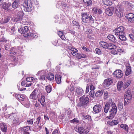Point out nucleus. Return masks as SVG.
<instances>
[{
	"label": "nucleus",
	"instance_id": "f257e3e1",
	"mask_svg": "<svg viewBox=\"0 0 134 134\" xmlns=\"http://www.w3.org/2000/svg\"><path fill=\"white\" fill-rule=\"evenodd\" d=\"M82 20L83 23H88L90 25L94 23L93 18L91 15H90L89 16L86 13H84L82 15Z\"/></svg>",
	"mask_w": 134,
	"mask_h": 134
},
{
	"label": "nucleus",
	"instance_id": "f03ea898",
	"mask_svg": "<svg viewBox=\"0 0 134 134\" xmlns=\"http://www.w3.org/2000/svg\"><path fill=\"white\" fill-rule=\"evenodd\" d=\"M23 5L25 11L29 12L31 11L32 5L31 0H24L23 3Z\"/></svg>",
	"mask_w": 134,
	"mask_h": 134
},
{
	"label": "nucleus",
	"instance_id": "7ed1b4c3",
	"mask_svg": "<svg viewBox=\"0 0 134 134\" xmlns=\"http://www.w3.org/2000/svg\"><path fill=\"white\" fill-rule=\"evenodd\" d=\"M41 93V90L35 89L30 94L29 98L32 100H36L40 96Z\"/></svg>",
	"mask_w": 134,
	"mask_h": 134
},
{
	"label": "nucleus",
	"instance_id": "20e7f679",
	"mask_svg": "<svg viewBox=\"0 0 134 134\" xmlns=\"http://www.w3.org/2000/svg\"><path fill=\"white\" fill-rule=\"evenodd\" d=\"M80 102L78 104V105L80 107H84L88 102L89 99L88 97L83 95L80 98Z\"/></svg>",
	"mask_w": 134,
	"mask_h": 134
},
{
	"label": "nucleus",
	"instance_id": "39448f33",
	"mask_svg": "<svg viewBox=\"0 0 134 134\" xmlns=\"http://www.w3.org/2000/svg\"><path fill=\"white\" fill-rule=\"evenodd\" d=\"M75 130L80 134H87L89 132V129L87 127H79L77 129L76 128Z\"/></svg>",
	"mask_w": 134,
	"mask_h": 134
},
{
	"label": "nucleus",
	"instance_id": "423d86ee",
	"mask_svg": "<svg viewBox=\"0 0 134 134\" xmlns=\"http://www.w3.org/2000/svg\"><path fill=\"white\" fill-rule=\"evenodd\" d=\"M114 9L115 15L118 17L120 18L123 16V10L121 7L117 5Z\"/></svg>",
	"mask_w": 134,
	"mask_h": 134
},
{
	"label": "nucleus",
	"instance_id": "0eeeda50",
	"mask_svg": "<svg viewBox=\"0 0 134 134\" xmlns=\"http://www.w3.org/2000/svg\"><path fill=\"white\" fill-rule=\"evenodd\" d=\"M29 29V28L28 26H25L20 28V29H18V31L21 33L23 34L24 36L26 37L29 36V33H27Z\"/></svg>",
	"mask_w": 134,
	"mask_h": 134
},
{
	"label": "nucleus",
	"instance_id": "6e6552de",
	"mask_svg": "<svg viewBox=\"0 0 134 134\" xmlns=\"http://www.w3.org/2000/svg\"><path fill=\"white\" fill-rule=\"evenodd\" d=\"M132 95L131 93L130 89H126L125 92V93L124 96V100L128 102L129 101H130L132 99Z\"/></svg>",
	"mask_w": 134,
	"mask_h": 134
},
{
	"label": "nucleus",
	"instance_id": "1a4fd4ad",
	"mask_svg": "<svg viewBox=\"0 0 134 134\" xmlns=\"http://www.w3.org/2000/svg\"><path fill=\"white\" fill-rule=\"evenodd\" d=\"M114 30L115 34L117 36L125 33L124 28L122 26H120L116 28Z\"/></svg>",
	"mask_w": 134,
	"mask_h": 134
},
{
	"label": "nucleus",
	"instance_id": "9d476101",
	"mask_svg": "<svg viewBox=\"0 0 134 134\" xmlns=\"http://www.w3.org/2000/svg\"><path fill=\"white\" fill-rule=\"evenodd\" d=\"M114 75L115 77L118 79L122 78L123 75L122 71L120 70L115 71L114 72Z\"/></svg>",
	"mask_w": 134,
	"mask_h": 134
},
{
	"label": "nucleus",
	"instance_id": "9b49d317",
	"mask_svg": "<svg viewBox=\"0 0 134 134\" xmlns=\"http://www.w3.org/2000/svg\"><path fill=\"white\" fill-rule=\"evenodd\" d=\"M23 15L24 13L23 12L20 11L18 12L14 18V21L16 22L21 20L23 17Z\"/></svg>",
	"mask_w": 134,
	"mask_h": 134
},
{
	"label": "nucleus",
	"instance_id": "f8f14e48",
	"mask_svg": "<svg viewBox=\"0 0 134 134\" xmlns=\"http://www.w3.org/2000/svg\"><path fill=\"white\" fill-rule=\"evenodd\" d=\"M114 7H111L107 8L105 10L107 15L109 16H110L113 14L114 11Z\"/></svg>",
	"mask_w": 134,
	"mask_h": 134
},
{
	"label": "nucleus",
	"instance_id": "ddd939ff",
	"mask_svg": "<svg viewBox=\"0 0 134 134\" xmlns=\"http://www.w3.org/2000/svg\"><path fill=\"white\" fill-rule=\"evenodd\" d=\"M110 101L111 104V105H110V106L111 107V109L110 111L116 113L117 109L115 104L112 102V100L111 99H110Z\"/></svg>",
	"mask_w": 134,
	"mask_h": 134
},
{
	"label": "nucleus",
	"instance_id": "4468645a",
	"mask_svg": "<svg viewBox=\"0 0 134 134\" xmlns=\"http://www.w3.org/2000/svg\"><path fill=\"white\" fill-rule=\"evenodd\" d=\"M102 108V107L100 105L96 104L93 107V111L97 113H98L101 111Z\"/></svg>",
	"mask_w": 134,
	"mask_h": 134
},
{
	"label": "nucleus",
	"instance_id": "2eb2a0df",
	"mask_svg": "<svg viewBox=\"0 0 134 134\" xmlns=\"http://www.w3.org/2000/svg\"><path fill=\"white\" fill-rule=\"evenodd\" d=\"M84 92V91L81 88L79 87H77L75 93L77 96H81L83 94Z\"/></svg>",
	"mask_w": 134,
	"mask_h": 134
},
{
	"label": "nucleus",
	"instance_id": "dca6fc26",
	"mask_svg": "<svg viewBox=\"0 0 134 134\" xmlns=\"http://www.w3.org/2000/svg\"><path fill=\"white\" fill-rule=\"evenodd\" d=\"M110 99H109V101L105 105L104 109V111L105 113H107L108 112L109 110V107L110 105H111V104L110 103Z\"/></svg>",
	"mask_w": 134,
	"mask_h": 134
},
{
	"label": "nucleus",
	"instance_id": "f3484780",
	"mask_svg": "<svg viewBox=\"0 0 134 134\" xmlns=\"http://www.w3.org/2000/svg\"><path fill=\"white\" fill-rule=\"evenodd\" d=\"M92 12L94 14H101L102 13L101 10L96 7L93 8L92 10Z\"/></svg>",
	"mask_w": 134,
	"mask_h": 134
},
{
	"label": "nucleus",
	"instance_id": "a211bd4d",
	"mask_svg": "<svg viewBox=\"0 0 134 134\" xmlns=\"http://www.w3.org/2000/svg\"><path fill=\"white\" fill-rule=\"evenodd\" d=\"M11 5V4L10 3H7L4 2L2 6L4 10H10V7Z\"/></svg>",
	"mask_w": 134,
	"mask_h": 134
},
{
	"label": "nucleus",
	"instance_id": "6ab92c4d",
	"mask_svg": "<svg viewBox=\"0 0 134 134\" xmlns=\"http://www.w3.org/2000/svg\"><path fill=\"white\" fill-rule=\"evenodd\" d=\"M113 83L112 79L111 78L107 79L104 81V83L106 86H108L111 85Z\"/></svg>",
	"mask_w": 134,
	"mask_h": 134
},
{
	"label": "nucleus",
	"instance_id": "aec40b11",
	"mask_svg": "<svg viewBox=\"0 0 134 134\" xmlns=\"http://www.w3.org/2000/svg\"><path fill=\"white\" fill-rule=\"evenodd\" d=\"M41 119V117L40 116L38 117L37 119L36 120V121L34 122V127L35 128L37 127V126H38V127H39V129H40L41 128V127L40 126H39L38 124L39 123L40 120Z\"/></svg>",
	"mask_w": 134,
	"mask_h": 134
},
{
	"label": "nucleus",
	"instance_id": "412c9836",
	"mask_svg": "<svg viewBox=\"0 0 134 134\" xmlns=\"http://www.w3.org/2000/svg\"><path fill=\"white\" fill-rule=\"evenodd\" d=\"M131 67L129 66H127L126 67L125 71V75L126 76H128L131 73Z\"/></svg>",
	"mask_w": 134,
	"mask_h": 134
},
{
	"label": "nucleus",
	"instance_id": "4be33fe9",
	"mask_svg": "<svg viewBox=\"0 0 134 134\" xmlns=\"http://www.w3.org/2000/svg\"><path fill=\"white\" fill-rule=\"evenodd\" d=\"M0 127L1 130L2 132H7V125L3 123H1L0 124Z\"/></svg>",
	"mask_w": 134,
	"mask_h": 134
},
{
	"label": "nucleus",
	"instance_id": "5701e85b",
	"mask_svg": "<svg viewBox=\"0 0 134 134\" xmlns=\"http://www.w3.org/2000/svg\"><path fill=\"white\" fill-rule=\"evenodd\" d=\"M108 39L110 41L114 42H116V40L115 37L113 35H109L107 36Z\"/></svg>",
	"mask_w": 134,
	"mask_h": 134
},
{
	"label": "nucleus",
	"instance_id": "b1692460",
	"mask_svg": "<svg viewBox=\"0 0 134 134\" xmlns=\"http://www.w3.org/2000/svg\"><path fill=\"white\" fill-rule=\"evenodd\" d=\"M123 83L121 81H119L117 83V86L118 90L119 91H120L123 87Z\"/></svg>",
	"mask_w": 134,
	"mask_h": 134
},
{
	"label": "nucleus",
	"instance_id": "393cba45",
	"mask_svg": "<svg viewBox=\"0 0 134 134\" xmlns=\"http://www.w3.org/2000/svg\"><path fill=\"white\" fill-rule=\"evenodd\" d=\"M58 34L59 36L63 40H66V38L65 36L64 33L63 32L59 31L58 32Z\"/></svg>",
	"mask_w": 134,
	"mask_h": 134
},
{
	"label": "nucleus",
	"instance_id": "a878e982",
	"mask_svg": "<svg viewBox=\"0 0 134 134\" xmlns=\"http://www.w3.org/2000/svg\"><path fill=\"white\" fill-rule=\"evenodd\" d=\"M10 19V18L8 16H7L6 17L2 18L0 21V23L2 24L6 23H7Z\"/></svg>",
	"mask_w": 134,
	"mask_h": 134
},
{
	"label": "nucleus",
	"instance_id": "bb28decb",
	"mask_svg": "<svg viewBox=\"0 0 134 134\" xmlns=\"http://www.w3.org/2000/svg\"><path fill=\"white\" fill-rule=\"evenodd\" d=\"M108 43L103 41L100 42V46L104 48L107 49L108 48Z\"/></svg>",
	"mask_w": 134,
	"mask_h": 134
},
{
	"label": "nucleus",
	"instance_id": "cd10ccee",
	"mask_svg": "<svg viewBox=\"0 0 134 134\" xmlns=\"http://www.w3.org/2000/svg\"><path fill=\"white\" fill-rule=\"evenodd\" d=\"M38 100L40 101L41 105L43 107L45 105V104L44 102H45V97L44 96H41V99H38Z\"/></svg>",
	"mask_w": 134,
	"mask_h": 134
},
{
	"label": "nucleus",
	"instance_id": "c85d7f7f",
	"mask_svg": "<svg viewBox=\"0 0 134 134\" xmlns=\"http://www.w3.org/2000/svg\"><path fill=\"white\" fill-rule=\"evenodd\" d=\"M62 76L59 75H56L55 77V80L58 84H60L61 82V78Z\"/></svg>",
	"mask_w": 134,
	"mask_h": 134
},
{
	"label": "nucleus",
	"instance_id": "c756f323",
	"mask_svg": "<svg viewBox=\"0 0 134 134\" xmlns=\"http://www.w3.org/2000/svg\"><path fill=\"white\" fill-rule=\"evenodd\" d=\"M46 78L49 80H52L54 79V76L53 74L49 73L46 76Z\"/></svg>",
	"mask_w": 134,
	"mask_h": 134
},
{
	"label": "nucleus",
	"instance_id": "7c9ffc66",
	"mask_svg": "<svg viewBox=\"0 0 134 134\" xmlns=\"http://www.w3.org/2000/svg\"><path fill=\"white\" fill-rule=\"evenodd\" d=\"M125 33H124L122 35H120L118 36L121 40L124 41L126 40V38L125 35Z\"/></svg>",
	"mask_w": 134,
	"mask_h": 134
},
{
	"label": "nucleus",
	"instance_id": "2f4dec72",
	"mask_svg": "<svg viewBox=\"0 0 134 134\" xmlns=\"http://www.w3.org/2000/svg\"><path fill=\"white\" fill-rule=\"evenodd\" d=\"M131 82L130 80H127L125 82V84L123 86V88L125 89L127 87L130 85Z\"/></svg>",
	"mask_w": 134,
	"mask_h": 134
},
{
	"label": "nucleus",
	"instance_id": "473e14b6",
	"mask_svg": "<svg viewBox=\"0 0 134 134\" xmlns=\"http://www.w3.org/2000/svg\"><path fill=\"white\" fill-rule=\"evenodd\" d=\"M76 56L78 59H81V58H85L86 57V55L83 54H80L77 53Z\"/></svg>",
	"mask_w": 134,
	"mask_h": 134
},
{
	"label": "nucleus",
	"instance_id": "72a5a7b5",
	"mask_svg": "<svg viewBox=\"0 0 134 134\" xmlns=\"http://www.w3.org/2000/svg\"><path fill=\"white\" fill-rule=\"evenodd\" d=\"M103 93V91L102 90L98 91L96 92L95 94V96L96 97H98L101 96Z\"/></svg>",
	"mask_w": 134,
	"mask_h": 134
},
{
	"label": "nucleus",
	"instance_id": "f704fd0d",
	"mask_svg": "<svg viewBox=\"0 0 134 134\" xmlns=\"http://www.w3.org/2000/svg\"><path fill=\"white\" fill-rule=\"evenodd\" d=\"M30 127L29 126H27L26 127H24L21 128V131L24 132H27L30 129Z\"/></svg>",
	"mask_w": 134,
	"mask_h": 134
},
{
	"label": "nucleus",
	"instance_id": "c9c22d12",
	"mask_svg": "<svg viewBox=\"0 0 134 134\" xmlns=\"http://www.w3.org/2000/svg\"><path fill=\"white\" fill-rule=\"evenodd\" d=\"M46 90L48 93H50L52 90V88L51 86L50 85H48L46 86Z\"/></svg>",
	"mask_w": 134,
	"mask_h": 134
},
{
	"label": "nucleus",
	"instance_id": "e433bc0d",
	"mask_svg": "<svg viewBox=\"0 0 134 134\" xmlns=\"http://www.w3.org/2000/svg\"><path fill=\"white\" fill-rule=\"evenodd\" d=\"M116 48V46L112 43H110L108 44V48L110 49H114Z\"/></svg>",
	"mask_w": 134,
	"mask_h": 134
},
{
	"label": "nucleus",
	"instance_id": "4c0bfd02",
	"mask_svg": "<svg viewBox=\"0 0 134 134\" xmlns=\"http://www.w3.org/2000/svg\"><path fill=\"white\" fill-rule=\"evenodd\" d=\"M120 127L124 129L125 131H128V126L126 124H121L120 125Z\"/></svg>",
	"mask_w": 134,
	"mask_h": 134
},
{
	"label": "nucleus",
	"instance_id": "58836bf2",
	"mask_svg": "<svg viewBox=\"0 0 134 134\" xmlns=\"http://www.w3.org/2000/svg\"><path fill=\"white\" fill-rule=\"evenodd\" d=\"M13 116L14 117V119L13 121V123H17L19 122V118L16 115H13Z\"/></svg>",
	"mask_w": 134,
	"mask_h": 134
},
{
	"label": "nucleus",
	"instance_id": "ea45409f",
	"mask_svg": "<svg viewBox=\"0 0 134 134\" xmlns=\"http://www.w3.org/2000/svg\"><path fill=\"white\" fill-rule=\"evenodd\" d=\"M126 17L129 20V19H131V18H134V14L132 13H129L126 15Z\"/></svg>",
	"mask_w": 134,
	"mask_h": 134
},
{
	"label": "nucleus",
	"instance_id": "a19ab883",
	"mask_svg": "<svg viewBox=\"0 0 134 134\" xmlns=\"http://www.w3.org/2000/svg\"><path fill=\"white\" fill-rule=\"evenodd\" d=\"M83 1L86 4L87 6L90 5L92 3L91 0H83Z\"/></svg>",
	"mask_w": 134,
	"mask_h": 134
},
{
	"label": "nucleus",
	"instance_id": "79ce46f5",
	"mask_svg": "<svg viewBox=\"0 0 134 134\" xmlns=\"http://www.w3.org/2000/svg\"><path fill=\"white\" fill-rule=\"evenodd\" d=\"M58 3L63 7H65L66 6V3L63 1L62 0H60V1L58 2Z\"/></svg>",
	"mask_w": 134,
	"mask_h": 134
},
{
	"label": "nucleus",
	"instance_id": "37998d69",
	"mask_svg": "<svg viewBox=\"0 0 134 134\" xmlns=\"http://www.w3.org/2000/svg\"><path fill=\"white\" fill-rule=\"evenodd\" d=\"M82 118L85 119H88L89 121H91V116L89 115H83Z\"/></svg>",
	"mask_w": 134,
	"mask_h": 134
},
{
	"label": "nucleus",
	"instance_id": "c03bdc74",
	"mask_svg": "<svg viewBox=\"0 0 134 134\" xmlns=\"http://www.w3.org/2000/svg\"><path fill=\"white\" fill-rule=\"evenodd\" d=\"M19 4L18 3L14 2L12 4V7L13 8H16L18 7Z\"/></svg>",
	"mask_w": 134,
	"mask_h": 134
},
{
	"label": "nucleus",
	"instance_id": "a18cd8bd",
	"mask_svg": "<svg viewBox=\"0 0 134 134\" xmlns=\"http://www.w3.org/2000/svg\"><path fill=\"white\" fill-rule=\"evenodd\" d=\"M112 4V2H110V1L105 0L104 4L107 6H110Z\"/></svg>",
	"mask_w": 134,
	"mask_h": 134
},
{
	"label": "nucleus",
	"instance_id": "49530a36",
	"mask_svg": "<svg viewBox=\"0 0 134 134\" xmlns=\"http://www.w3.org/2000/svg\"><path fill=\"white\" fill-rule=\"evenodd\" d=\"M34 120V119H32L30 120H27V122L29 125H32L33 123Z\"/></svg>",
	"mask_w": 134,
	"mask_h": 134
},
{
	"label": "nucleus",
	"instance_id": "de8ad7c7",
	"mask_svg": "<svg viewBox=\"0 0 134 134\" xmlns=\"http://www.w3.org/2000/svg\"><path fill=\"white\" fill-rule=\"evenodd\" d=\"M72 24L74 26H75L77 27L80 26L79 23L75 21H72Z\"/></svg>",
	"mask_w": 134,
	"mask_h": 134
},
{
	"label": "nucleus",
	"instance_id": "09e8293b",
	"mask_svg": "<svg viewBox=\"0 0 134 134\" xmlns=\"http://www.w3.org/2000/svg\"><path fill=\"white\" fill-rule=\"evenodd\" d=\"M123 105L122 103L121 102L119 103L118 107L119 109H122L123 108Z\"/></svg>",
	"mask_w": 134,
	"mask_h": 134
},
{
	"label": "nucleus",
	"instance_id": "8fccbe9b",
	"mask_svg": "<svg viewBox=\"0 0 134 134\" xmlns=\"http://www.w3.org/2000/svg\"><path fill=\"white\" fill-rule=\"evenodd\" d=\"M25 98L26 96L25 95L23 94L20 95L19 100L21 101H23Z\"/></svg>",
	"mask_w": 134,
	"mask_h": 134
},
{
	"label": "nucleus",
	"instance_id": "3c124183",
	"mask_svg": "<svg viewBox=\"0 0 134 134\" xmlns=\"http://www.w3.org/2000/svg\"><path fill=\"white\" fill-rule=\"evenodd\" d=\"M70 122L71 123H79V121L74 118L73 120H70Z\"/></svg>",
	"mask_w": 134,
	"mask_h": 134
},
{
	"label": "nucleus",
	"instance_id": "603ef678",
	"mask_svg": "<svg viewBox=\"0 0 134 134\" xmlns=\"http://www.w3.org/2000/svg\"><path fill=\"white\" fill-rule=\"evenodd\" d=\"M33 77H27L26 79V80L27 82H31L33 80Z\"/></svg>",
	"mask_w": 134,
	"mask_h": 134
},
{
	"label": "nucleus",
	"instance_id": "864d4df0",
	"mask_svg": "<svg viewBox=\"0 0 134 134\" xmlns=\"http://www.w3.org/2000/svg\"><path fill=\"white\" fill-rule=\"evenodd\" d=\"M111 53L114 55L117 54H118L117 51H116V50L114 49H113L111 51Z\"/></svg>",
	"mask_w": 134,
	"mask_h": 134
},
{
	"label": "nucleus",
	"instance_id": "5fc2aeb1",
	"mask_svg": "<svg viewBox=\"0 0 134 134\" xmlns=\"http://www.w3.org/2000/svg\"><path fill=\"white\" fill-rule=\"evenodd\" d=\"M108 97V95L107 92H105L104 93V98L105 99H107Z\"/></svg>",
	"mask_w": 134,
	"mask_h": 134
},
{
	"label": "nucleus",
	"instance_id": "6e6d98bb",
	"mask_svg": "<svg viewBox=\"0 0 134 134\" xmlns=\"http://www.w3.org/2000/svg\"><path fill=\"white\" fill-rule=\"evenodd\" d=\"M96 51L97 54L99 55L101 54V52L100 50L98 48H96Z\"/></svg>",
	"mask_w": 134,
	"mask_h": 134
},
{
	"label": "nucleus",
	"instance_id": "4d7b16f0",
	"mask_svg": "<svg viewBox=\"0 0 134 134\" xmlns=\"http://www.w3.org/2000/svg\"><path fill=\"white\" fill-rule=\"evenodd\" d=\"M15 31V27H12L10 31V33L11 34H14V32Z\"/></svg>",
	"mask_w": 134,
	"mask_h": 134
},
{
	"label": "nucleus",
	"instance_id": "13d9d810",
	"mask_svg": "<svg viewBox=\"0 0 134 134\" xmlns=\"http://www.w3.org/2000/svg\"><path fill=\"white\" fill-rule=\"evenodd\" d=\"M128 21L129 22L131 23H134V18H132L131 19H129Z\"/></svg>",
	"mask_w": 134,
	"mask_h": 134
},
{
	"label": "nucleus",
	"instance_id": "bf43d9fd",
	"mask_svg": "<svg viewBox=\"0 0 134 134\" xmlns=\"http://www.w3.org/2000/svg\"><path fill=\"white\" fill-rule=\"evenodd\" d=\"M82 49L83 50L88 52H89L90 51V50L89 49L86 48L84 46L83 47Z\"/></svg>",
	"mask_w": 134,
	"mask_h": 134
},
{
	"label": "nucleus",
	"instance_id": "052dcab7",
	"mask_svg": "<svg viewBox=\"0 0 134 134\" xmlns=\"http://www.w3.org/2000/svg\"><path fill=\"white\" fill-rule=\"evenodd\" d=\"M74 90V87L73 86H72L70 88V89L69 92H71L72 91H73Z\"/></svg>",
	"mask_w": 134,
	"mask_h": 134
},
{
	"label": "nucleus",
	"instance_id": "680f3d73",
	"mask_svg": "<svg viewBox=\"0 0 134 134\" xmlns=\"http://www.w3.org/2000/svg\"><path fill=\"white\" fill-rule=\"evenodd\" d=\"M114 116L110 114L109 115V116H107L106 118L108 119H112L113 118Z\"/></svg>",
	"mask_w": 134,
	"mask_h": 134
},
{
	"label": "nucleus",
	"instance_id": "e2e57ef3",
	"mask_svg": "<svg viewBox=\"0 0 134 134\" xmlns=\"http://www.w3.org/2000/svg\"><path fill=\"white\" fill-rule=\"evenodd\" d=\"M129 36L131 39L134 40V35L132 34H130L129 35Z\"/></svg>",
	"mask_w": 134,
	"mask_h": 134
},
{
	"label": "nucleus",
	"instance_id": "0e129e2a",
	"mask_svg": "<svg viewBox=\"0 0 134 134\" xmlns=\"http://www.w3.org/2000/svg\"><path fill=\"white\" fill-rule=\"evenodd\" d=\"M40 79L41 80H44L45 79V76L44 75H43L40 76Z\"/></svg>",
	"mask_w": 134,
	"mask_h": 134
},
{
	"label": "nucleus",
	"instance_id": "69168bd1",
	"mask_svg": "<svg viewBox=\"0 0 134 134\" xmlns=\"http://www.w3.org/2000/svg\"><path fill=\"white\" fill-rule=\"evenodd\" d=\"M118 52H119L120 53H122L124 52V50L120 49H118L117 50Z\"/></svg>",
	"mask_w": 134,
	"mask_h": 134
},
{
	"label": "nucleus",
	"instance_id": "338daca9",
	"mask_svg": "<svg viewBox=\"0 0 134 134\" xmlns=\"http://www.w3.org/2000/svg\"><path fill=\"white\" fill-rule=\"evenodd\" d=\"M90 90L91 91L94 90L95 89V87L93 85H91L90 87Z\"/></svg>",
	"mask_w": 134,
	"mask_h": 134
},
{
	"label": "nucleus",
	"instance_id": "774afa93",
	"mask_svg": "<svg viewBox=\"0 0 134 134\" xmlns=\"http://www.w3.org/2000/svg\"><path fill=\"white\" fill-rule=\"evenodd\" d=\"M52 134H58V130L55 129L53 132Z\"/></svg>",
	"mask_w": 134,
	"mask_h": 134
}]
</instances>
